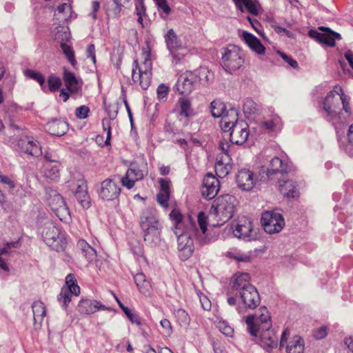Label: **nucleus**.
I'll return each mask as SVG.
<instances>
[{
  "label": "nucleus",
  "instance_id": "1",
  "mask_svg": "<svg viewBox=\"0 0 353 353\" xmlns=\"http://www.w3.org/2000/svg\"><path fill=\"white\" fill-rule=\"evenodd\" d=\"M349 101L350 98L344 93L343 88L340 85H336L323 101V109L326 113L325 119L333 124L341 121V104H342L345 112L350 114L351 108Z\"/></svg>",
  "mask_w": 353,
  "mask_h": 353
},
{
  "label": "nucleus",
  "instance_id": "2",
  "mask_svg": "<svg viewBox=\"0 0 353 353\" xmlns=\"http://www.w3.org/2000/svg\"><path fill=\"white\" fill-rule=\"evenodd\" d=\"M139 225L146 243H157L159 241L162 227L155 209L148 208L143 210L139 216Z\"/></svg>",
  "mask_w": 353,
  "mask_h": 353
},
{
  "label": "nucleus",
  "instance_id": "3",
  "mask_svg": "<svg viewBox=\"0 0 353 353\" xmlns=\"http://www.w3.org/2000/svg\"><path fill=\"white\" fill-rule=\"evenodd\" d=\"M141 57L143 61L141 64L137 59L132 63V79L134 83H139L143 90H147L151 84L152 77V63L149 46L143 48Z\"/></svg>",
  "mask_w": 353,
  "mask_h": 353
},
{
  "label": "nucleus",
  "instance_id": "4",
  "mask_svg": "<svg viewBox=\"0 0 353 353\" xmlns=\"http://www.w3.org/2000/svg\"><path fill=\"white\" fill-rule=\"evenodd\" d=\"M215 202L216 205L212 207L210 213L214 215L217 221L213 223V226L219 227L233 216L237 201L233 195L224 194L219 196Z\"/></svg>",
  "mask_w": 353,
  "mask_h": 353
},
{
  "label": "nucleus",
  "instance_id": "5",
  "mask_svg": "<svg viewBox=\"0 0 353 353\" xmlns=\"http://www.w3.org/2000/svg\"><path fill=\"white\" fill-rule=\"evenodd\" d=\"M196 231V225L190 217L188 218L185 230L174 231V234L177 236L179 257L183 261L188 260L194 252V245L191 235Z\"/></svg>",
  "mask_w": 353,
  "mask_h": 353
},
{
  "label": "nucleus",
  "instance_id": "6",
  "mask_svg": "<svg viewBox=\"0 0 353 353\" xmlns=\"http://www.w3.org/2000/svg\"><path fill=\"white\" fill-rule=\"evenodd\" d=\"M244 61L243 52L238 47L230 46L223 49L221 65L226 72L232 73L240 69Z\"/></svg>",
  "mask_w": 353,
  "mask_h": 353
},
{
  "label": "nucleus",
  "instance_id": "7",
  "mask_svg": "<svg viewBox=\"0 0 353 353\" xmlns=\"http://www.w3.org/2000/svg\"><path fill=\"white\" fill-rule=\"evenodd\" d=\"M248 330L251 335L256 336L261 328H271L272 322L270 312L265 307H262L254 314L247 316L245 319Z\"/></svg>",
  "mask_w": 353,
  "mask_h": 353
},
{
  "label": "nucleus",
  "instance_id": "8",
  "mask_svg": "<svg viewBox=\"0 0 353 353\" xmlns=\"http://www.w3.org/2000/svg\"><path fill=\"white\" fill-rule=\"evenodd\" d=\"M48 203L51 210L60 221L66 222L70 219V210L63 197L56 190H50Z\"/></svg>",
  "mask_w": 353,
  "mask_h": 353
},
{
  "label": "nucleus",
  "instance_id": "9",
  "mask_svg": "<svg viewBox=\"0 0 353 353\" xmlns=\"http://www.w3.org/2000/svg\"><path fill=\"white\" fill-rule=\"evenodd\" d=\"M79 203L84 209H88L91 205V199L88 191L87 181L83 178L72 179L68 185Z\"/></svg>",
  "mask_w": 353,
  "mask_h": 353
},
{
  "label": "nucleus",
  "instance_id": "10",
  "mask_svg": "<svg viewBox=\"0 0 353 353\" xmlns=\"http://www.w3.org/2000/svg\"><path fill=\"white\" fill-rule=\"evenodd\" d=\"M42 237L48 246L57 252L63 250L66 245L65 239L61 234L59 228L52 224L44 228Z\"/></svg>",
  "mask_w": 353,
  "mask_h": 353
},
{
  "label": "nucleus",
  "instance_id": "11",
  "mask_svg": "<svg viewBox=\"0 0 353 353\" xmlns=\"http://www.w3.org/2000/svg\"><path fill=\"white\" fill-rule=\"evenodd\" d=\"M261 224L264 230L269 234L279 232L285 225L282 215L274 212H265L261 216Z\"/></svg>",
  "mask_w": 353,
  "mask_h": 353
},
{
  "label": "nucleus",
  "instance_id": "12",
  "mask_svg": "<svg viewBox=\"0 0 353 353\" xmlns=\"http://www.w3.org/2000/svg\"><path fill=\"white\" fill-rule=\"evenodd\" d=\"M319 30L324 32L321 33L316 30H310L308 31V35L310 37L314 39L321 43L330 47H334L335 41L341 39V34L332 30L330 28L320 26L319 27Z\"/></svg>",
  "mask_w": 353,
  "mask_h": 353
},
{
  "label": "nucleus",
  "instance_id": "13",
  "mask_svg": "<svg viewBox=\"0 0 353 353\" xmlns=\"http://www.w3.org/2000/svg\"><path fill=\"white\" fill-rule=\"evenodd\" d=\"M235 181L241 190L250 192L256 185L257 176L250 169L242 168L236 173Z\"/></svg>",
  "mask_w": 353,
  "mask_h": 353
},
{
  "label": "nucleus",
  "instance_id": "14",
  "mask_svg": "<svg viewBox=\"0 0 353 353\" xmlns=\"http://www.w3.org/2000/svg\"><path fill=\"white\" fill-rule=\"evenodd\" d=\"M290 331L285 328L281 334L280 340V346L285 345L287 353H303L305 350V341L302 337L296 335L293 336L288 342H287V336L289 335Z\"/></svg>",
  "mask_w": 353,
  "mask_h": 353
},
{
  "label": "nucleus",
  "instance_id": "15",
  "mask_svg": "<svg viewBox=\"0 0 353 353\" xmlns=\"http://www.w3.org/2000/svg\"><path fill=\"white\" fill-rule=\"evenodd\" d=\"M121 188L118 183L111 179H106L101 183L99 196L103 201H113L119 197Z\"/></svg>",
  "mask_w": 353,
  "mask_h": 353
},
{
  "label": "nucleus",
  "instance_id": "16",
  "mask_svg": "<svg viewBox=\"0 0 353 353\" xmlns=\"http://www.w3.org/2000/svg\"><path fill=\"white\" fill-rule=\"evenodd\" d=\"M198 80V77L190 71H186L178 78L175 85L176 90L181 94H189L194 89V85Z\"/></svg>",
  "mask_w": 353,
  "mask_h": 353
},
{
  "label": "nucleus",
  "instance_id": "17",
  "mask_svg": "<svg viewBox=\"0 0 353 353\" xmlns=\"http://www.w3.org/2000/svg\"><path fill=\"white\" fill-rule=\"evenodd\" d=\"M229 132H230V142L236 145H242L248 138L249 127L247 123L241 120L240 122H237L232 125Z\"/></svg>",
  "mask_w": 353,
  "mask_h": 353
},
{
  "label": "nucleus",
  "instance_id": "18",
  "mask_svg": "<svg viewBox=\"0 0 353 353\" xmlns=\"http://www.w3.org/2000/svg\"><path fill=\"white\" fill-rule=\"evenodd\" d=\"M220 188V182L212 174H207L203 180L201 187L202 196L210 200L214 198L219 192Z\"/></svg>",
  "mask_w": 353,
  "mask_h": 353
},
{
  "label": "nucleus",
  "instance_id": "19",
  "mask_svg": "<svg viewBox=\"0 0 353 353\" xmlns=\"http://www.w3.org/2000/svg\"><path fill=\"white\" fill-rule=\"evenodd\" d=\"M143 167V168H141L139 166L133 165L132 168H129L125 175L121 179L122 185L129 190L132 189L134 186L135 181L141 180L147 175L148 170L146 165Z\"/></svg>",
  "mask_w": 353,
  "mask_h": 353
},
{
  "label": "nucleus",
  "instance_id": "20",
  "mask_svg": "<svg viewBox=\"0 0 353 353\" xmlns=\"http://www.w3.org/2000/svg\"><path fill=\"white\" fill-rule=\"evenodd\" d=\"M242 303L248 309L254 310L261 302V298L256 288L254 286H248L237 293Z\"/></svg>",
  "mask_w": 353,
  "mask_h": 353
},
{
  "label": "nucleus",
  "instance_id": "21",
  "mask_svg": "<svg viewBox=\"0 0 353 353\" xmlns=\"http://www.w3.org/2000/svg\"><path fill=\"white\" fill-rule=\"evenodd\" d=\"M232 168V162L230 156L225 154H219L214 165L216 175L220 178H224L228 175Z\"/></svg>",
  "mask_w": 353,
  "mask_h": 353
},
{
  "label": "nucleus",
  "instance_id": "22",
  "mask_svg": "<svg viewBox=\"0 0 353 353\" xmlns=\"http://www.w3.org/2000/svg\"><path fill=\"white\" fill-rule=\"evenodd\" d=\"M77 310L81 314H91L98 310H108V307L97 300L82 299L79 302Z\"/></svg>",
  "mask_w": 353,
  "mask_h": 353
},
{
  "label": "nucleus",
  "instance_id": "23",
  "mask_svg": "<svg viewBox=\"0 0 353 353\" xmlns=\"http://www.w3.org/2000/svg\"><path fill=\"white\" fill-rule=\"evenodd\" d=\"M260 334L261 346L268 351L276 347L278 344V336L270 328H261Z\"/></svg>",
  "mask_w": 353,
  "mask_h": 353
},
{
  "label": "nucleus",
  "instance_id": "24",
  "mask_svg": "<svg viewBox=\"0 0 353 353\" xmlns=\"http://www.w3.org/2000/svg\"><path fill=\"white\" fill-rule=\"evenodd\" d=\"M250 276L248 273H236L231 281V288L233 293L237 294L240 291L252 285L250 283Z\"/></svg>",
  "mask_w": 353,
  "mask_h": 353
},
{
  "label": "nucleus",
  "instance_id": "25",
  "mask_svg": "<svg viewBox=\"0 0 353 353\" xmlns=\"http://www.w3.org/2000/svg\"><path fill=\"white\" fill-rule=\"evenodd\" d=\"M197 221L201 233L198 234V231L196 230L194 234L196 236L198 243L201 245L210 243L212 238H210L206 235L208 221L207 216L203 212H200L198 214Z\"/></svg>",
  "mask_w": 353,
  "mask_h": 353
},
{
  "label": "nucleus",
  "instance_id": "26",
  "mask_svg": "<svg viewBox=\"0 0 353 353\" xmlns=\"http://www.w3.org/2000/svg\"><path fill=\"white\" fill-rule=\"evenodd\" d=\"M21 150L32 157H39L42 154L41 147L37 141L21 139L18 143Z\"/></svg>",
  "mask_w": 353,
  "mask_h": 353
},
{
  "label": "nucleus",
  "instance_id": "27",
  "mask_svg": "<svg viewBox=\"0 0 353 353\" xmlns=\"http://www.w3.org/2000/svg\"><path fill=\"white\" fill-rule=\"evenodd\" d=\"M238 118V112L235 108H230L228 110L224 115H223L221 121L220 126L223 131L229 132L231 130V127L236 124L237 122H240Z\"/></svg>",
  "mask_w": 353,
  "mask_h": 353
},
{
  "label": "nucleus",
  "instance_id": "28",
  "mask_svg": "<svg viewBox=\"0 0 353 353\" xmlns=\"http://www.w3.org/2000/svg\"><path fill=\"white\" fill-rule=\"evenodd\" d=\"M46 129L50 134L61 137L68 130V124L64 121L54 119L46 124Z\"/></svg>",
  "mask_w": 353,
  "mask_h": 353
},
{
  "label": "nucleus",
  "instance_id": "29",
  "mask_svg": "<svg viewBox=\"0 0 353 353\" xmlns=\"http://www.w3.org/2000/svg\"><path fill=\"white\" fill-rule=\"evenodd\" d=\"M289 170V166L287 163L282 161L280 158L274 157L270 161V168H268V176L276 174H287Z\"/></svg>",
  "mask_w": 353,
  "mask_h": 353
},
{
  "label": "nucleus",
  "instance_id": "30",
  "mask_svg": "<svg viewBox=\"0 0 353 353\" xmlns=\"http://www.w3.org/2000/svg\"><path fill=\"white\" fill-rule=\"evenodd\" d=\"M242 37L248 46L258 54H263L265 51L260 40L254 35L248 32H243Z\"/></svg>",
  "mask_w": 353,
  "mask_h": 353
},
{
  "label": "nucleus",
  "instance_id": "31",
  "mask_svg": "<svg viewBox=\"0 0 353 353\" xmlns=\"http://www.w3.org/2000/svg\"><path fill=\"white\" fill-rule=\"evenodd\" d=\"M280 192L288 198L299 196V192L297 190L296 183L291 180H279Z\"/></svg>",
  "mask_w": 353,
  "mask_h": 353
},
{
  "label": "nucleus",
  "instance_id": "32",
  "mask_svg": "<svg viewBox=\"0 0 353 353\" xmlns=\"http://www.w3.org/2000/svg\"><path fill=\"white\" fill-rule=\"evenodd\" d=\"M236 8L241 12H244V8L250 14L257 15L260 8L256 0H233Z\"/></svg>",
  "mask_w": 353,
  "mask_h": 353
},
{
  "label": "nucleus",
  "instance_id": "33",
  "mask_svg": "<svg viewBox=\"0 0 353 353\" xmlns=\"http://www.w3.org/2000/svg\"><path fill=\"white\" fill-rule=\"evenodd\" d=\"M252 231V225L248 219L241 220L233 230L234 235L238 238L249 237Z\"/></svg>",
  "mask_w": 353,
  "mask_h": 353
},
{
  "label": "nucleus",
  "instance_id": "34",
  "mask_svg": "<svg viewBox=\"0 0 353 353\" xmlns=\"http://www.w3.org/2000/svg\"><path fill=\"white\" fill-rule=\"evenodd\" d=\"M134 280L139 292L144 295L150 293L152 285L150 281L146 278V276L142 273H137L134 276Z\"/></svg>",
  "mask_w": 353,
  "mask_h": 353
},
{
  "label": "nucleus",
  "instance_id": "35",
  "mask_svg": "<svg viewBox=\"0 0 353 353\" xmlns=\"http://www.w3.org/2000/svg\"><path fill=\"white\" fill-rule=\"evenodd\" d=\"M77 246L81 251L82 254L85 256L88 261L92 262L96 259V250L85 240L80 239L78 241Z\"/></svg>",
  "mask_w": 353,
  "mask_h": 353
},
{
  "label": "nucleus",
  "instance_id": "36",
  "mask_svg": "<svg viewBox=\"0 0 353 353\" xmlns=\"http://www.w3.org/2000/svg\"><path fill=\"white\" fill-rule=\"evenodd\" d=\"M58 24L59 26L54 30V39L60 44L68 43L71 38L69 28L63 26L64 23H62Z\"/></svg>",
  "mask_w": 353,
  "mask_h": 353
},
{
  "label": "nucleus",
  "instance_id": "37",
  "mask_svg": "<svg viewBox=\"0 0 353 353\" xmlns=\"http://www.w3.org/2000/svg\"><path fill=\"white\" fill-rule=\"evenodd\" d=\"M34 323L41 325L46 314L44 303L40 301H34L32 305Z\"/></svg>",
  "mask_w": 353,
  "mask_h": 353
},
{
  "label": "nucleus",
  "instance_id": "38",
  "mask_svg": "<svg viewBox=\"0 0 353 353\" xmlns=\"http://www.w3.org/2000/svg\"><path fill=\"white\" fill-rule=\"evenodd\" d=\"M178 104L179 105V114L181 117L189 118L194 115V112L189 99L181 97L178 100Z\"/></svg>",
  "mask_w": 353,
  "mask_h": 353
},
{
  "label": "nucleus",
  "instance_id": "39",
  "mask_svg": "<svg viewBox=\"0 0 353 353\" xmlns=\"http://www.w3.org/2000/svg\"><path fill=\"white\" fill-rule=\"evenodd\" d=\"M65 85L71 93L77 92L79 90V82L74 73L65 70L63 73Z\"/></svg>",
  "mask_w": 353,
  "mask_h": 353
},
{
  "label": "nucleus",
  "instance_id": "40",
  "mask_svg": "<svg viewBox=\"0 0 353 353\" xmlns=\"http://www.w3.org/2000/svg\"><path fill=\"white\" fill-rule=\"evenodd\" d=\"M65 285L62 289L70 292L74 296H78L80 294V287L78 285L74 274H68L65 277Z\"/></svg>",
  "mask_w": 353,
  "mask_h": 353
},
{
  "label": "nucleus",
  "instance_id": "41",
  "mask_svg": "<svg viewBox=\"0 0 353 353\" xmlns=\"http://www.w3.org/2000/svg\"><path fill=\"white\" fill-rule=\"evenodd\" d=\"M65 12V17H55L54 20L56 21V23H68L71 18L72 15V7L68 3H62L59 5L57 8V13L55 14V16L62 14Z\"/></svg>",
  "mask_w": 353,
  "mask_h": 353
},
{
  "label": "nucleus",
  "instance_id": "42",
  "mask_svg": "<svg viewBox=\"0 0 353 353\" xmlns=\"http://www.w3.org/2000/svg\"><path fill=\"white\" fill-rule=\"evenodd\" d=\"M165 41L170 51L176 50L181 47V42L172 29L168 31L165 36Z\"/></svg>",
  "mask_w": 353,
  "mask_h": 353
},
{
  "label": "nucleus",
  "instance_id": "43",
  "mask_svg": "<svg viewBox=\"0 0 353 353\" xmlns=\"http://www.w3.org/2000/svg\"><path fill=\"white\" fill-rule=\"evenodd\" d=\"M43 174L46 178L56 181L59 178V166L58 164L46 163L43 166Z\"/></svg>",
  "mask_w": 353,
  "mask_h": 353
},
{
  "label": "nucleus",
  "instance_id": "44",
  "mask_svg": "<svg viewBox=\"0 0 353 353\" xmlns=\"http://www.w3.org/2000/svg\"><path fill=\"white\" fill-rule=\"evenodd\" d=\"M227 110L225 104L219 100H214L210 104V111L214 118H222Z\"/></svg>",
  "mask_w": 353,
  "mask_h": 353
},
{
  "label": "nucleus",
  "instance_id": "45",
  "mask_svg": "<svg viewBox=\"0 0 353 353\" xmlns=\"http://www.w3.org/2000/svg\"><path fill=\"white\" fill-rule=\"evenodd\" d=\"M170 219L174 222V231H182L185 230L183 229V215L180 212L179 210L174 209L170 214Z\"/></svg>",
  "mask_w": 353,
  "mask_h": 353
},
{
  "label": "nucleus",
  "instance_id": "46",
  "mask_svg": "<svg viewBox=\"0 0 353 353\" xmlns=\"http://www.w3.org/2000/svg\"><path fill=\"white\" fill-rule=\"evenodd\" d=\"M177 323L181 327H188L190 323V317L183 309H178L174 313Z\"/></svg>",
  "mask_w": 353,
  "mask_h": 353
},
{
  "label": "nucleus",
  "instance_id": "47",
  "mask_svg": "<svg viewBox=\"0 0 353 353\" xmlns=\"http://www.w3.org/2000/svg\"><path fill=\"white\" fill-rule=\"evenodd\" d=\"M72 296H74L72 293L61 288L60 293L57 296L58 302L62 307L66 309L72 301Z\"/></svg>",
  "mask_w": 353,
  "mask_h": 353
},
{
  "label": "nucleus",
  "instance_id": "48",
  "mask_svg": "<svg viewBox=\"0 0 353 353\" xmlns=\"http://www.w3.org/2000/svg\"><path fill=\"white\" fill-rule=\"evenodd\" d=\"M60 47L68 61L72 66H75L77 62L75 59L74 52L71 46L68 45V43H63L60 44Z\"/></svg>",
  "mask_w": 353,
  "mask_h": 353
},
{
  "label": "nucleus",
  "instance_id": "49",
  "mask_svg": "<svg viewBox=\"0 0 353 353\" xmlns=\"http://www.w3.org/2000/svg\"><path fill=\"white\" fill-rule=\"evenodd\" d=\"M24 74L28 78L37 81L41 86L43 85L45 83V78L43 75L38 71L33 70H26L24 72Z\"/></svg>",
  "mask_w": 353,
  "mask_h": 353
},
{
  "label": "nucleus",
  "instance_id": "50",
  "mask_svg": "<svg viewBox=\"0 0 353 353\" xmlns=\"http://www.w3.org/2000/svg\"><path fill=\"white\" fill-rule=\"evenodd\" d=\"M48 84L49 90L54 92L61 88L62 82L59 77L51 74L48 78Z\"/></svg>",
  "mask_w": 353,
  "mask_h": 353
},
{
  "label": "nucleus",
  "instance_id": "51",
  "mask_svg": "<svg viewBox=\"0 0 353 353\" xmlns=\"http://www.w3.org/2000/svg\"><path fill=\"white\" fill-rule=\"evenodd\" d=\"M263 126L266 129L276 130L281 128V120L277 116L273 117L271 119L263 122Z\"/></svg>",
  "mask_w": 353,
  "mask_h": 353
},
{
  "label": "nucleus",
  "instance_id": "52",
  "mask_svg": "<svg viewBox=\"0 0 353 353\" xmlns=\"http://www.w3.org/2000/svg\"><path fill=\"white\" fill-rule=\"evenodd\" d=\"M170 92V87L164 83L160 84L157 90V99L159 101L163 102L167 100Z\"/></svg>",
  "mask_w": 353,
  "mask_h": 353
},
{
  "label": "nucleus",
  "instance_id": "53",
  "mask_svg": "<svg viewBox=\"0 0 353 353\" xmlns=\"http://www.w3.org/2000/svg\"><path fill=\"white\" fill-rule=\"evenodd\" d=\"M113 1V8L109 10L110 13L114 17H118L123 7V5L125 2H128L129 0H112Z\"/></svg>",
  "mask_w": 353,
  "mask_h": 353
},
{
  "label": "nucleus",
  "instance_id": "54",
  "mask_svg": "<svg viewBox=\"0 0 353 353\" xmlns=\"http://www.w3.org/2000/svg\"><path fill=\"white\" fill-rule=\"evenodd\" d=\"M347 137L348 145L346 147V152L349 156L353 157V123L349 128Z\"/></svg>",
  "mask_w": 353,
  "mask_h": 353
},
{
  "label": "nucleus",
  "instance_id": "55",
  "mask_svg": "<svg viewBox=\"0 0 353 353\" xmlns=\"http://www.w3.org/2000/svg\"><path fill=\"white\" fill-rule=\"evenodd\" d=\"M217 327L225 336H230V337L232 336V334L234 333V330L231 326L228 325L225 322H224V321L219 322L218 325H217Z\"/></svg>",
  "mask_w": 353,
  "mask_h": 353
},
{
  "label": "nucleus",
  "instance_id": "56",
  "mask_svg": "<svg viewBox=\"0 0 353 353\" xmlns=\"http://www.w3.org/2000/svg\"><path fill=\"white\" fill-rule=\"evenodd\" d=\"M90 108L86 105H81L76 109L75 115L79 119H86L90 113Z\"/></svg>",
  "mask_w": 353,
  "mask_h": 353
},
{
  "label": "nucleus",
  "instance_id": "57",
  "mask_svg": "<svg viewBox=\"0 0 353 353\" xmlns=\"http://www.w3.org/2000/svg\"><path fill=\"white\" fill-rule=\"evenodd\" d=\"M245 114H254L257 111L256 104L252 99H247L243 105Z\"/></svg>",
  "mask_w": 353,
  "mask_h": 353
},
{
  "label": "nucleus",
  "instance_id": "58",
  "mask_svg": "<svg viewBox=\"0 0 353 353\" xmlns=\"http://www.w3.org/2000/svg\"><path fill=\"white\" fill-rule=\"evenodd\" d=\"M160 325L163 328V334L166 336H170L172 333V327L170 321L167 319H162Z\"/></svg>",
  "mask_w": 353,
  "mask_h": 353
},
{
  "label": "nucleus",
  "instance_id": "59",
  "mask_svg": "<svg viewBox=\"0 0 353 353\" xmlns=\"http://www.w3.org/2000/svg\"><path fill=\"white\" fill-rule=\"evenodd\" d=\"M170 194L159 192L157 195L158 203L163 208L168 206V201L170 200Z\"/></svg>",
  "mask_w": 353,
  "mask_h": 353
},
{
  "label": "nucleus",
  "instance_id": "60",
  "mask_svg": "<svg viewBox=\"0 0 353 353\" xmlns=\"http://www.w3.org/2000/svg\"><path fill=\"white\" fill-rule=\"evenodd\" d=\"M155 4L157 6L158 8L161 10L163 13L166 15H168L170 13L171 9L169 7L166 0H154Z\"/></svg>",
  "mask_w": 353,
  "mask_h": 353
},
{
  "label": "nucleus",
  "instance_id": "61",
  "mask_svg": "<svg viewBox=\"0 0 353 353\" xmlns=\"http://www.w3.org/2000/svg\"><path fill=\"white\" fill-rule=\"evenodd\" d=\"M160 190L159 192L170 194V181L165 179H160Z\"/></svg>",
  "mask_w": 353,
  "mask_h": 353
},
{
  "label": "nucleus",
  "instance_id": "62",
  "mask_svg": "<svg viewBox=\"0 0 353 353\" xmlns=\"http://www.w3.org/2000/svg\"><path fill=\"white\" fill-rule=\"evenodd\" d=\"M86 57L90 59L93 63H96L97 59L95 55V46L94 44H90L86 49Z\"/></svg>",
  "mask_w": 353,
  "mask_h": 353
},
{
  "label": "nucleus",
  "instance_id": "63",
  "mask_svg": "<svg viewBox=\"0 0 353 353\" xmlns=\"http://www.w3.org/2000/svg\"><path fill=\"white\" fill-rule=\"evenodd\" d=\"M44 158L47 161L46 163H59V157L57 154H54L52 152L47 151L44 154Z\"/></svg>",
  "mask_w": 353,
  "mask_h": 353
},
{
  "label": "nucleus",
  "instance_id": "64",
  "mask_svg": "<svg viewBox=\"0 0 353 353\" xmlns=\"http://www.w3.org/2000/svg\"><path fill=\"white\" fill-rule=\"evenodd\" d=\"M280 55H281V58L286 63H288L292 68H293L294 69H296L299 68V64H298L297 61L295 59H292L290 56H288L283 52H280Z\"/></svg>",
  "mask_w": 353,
  "mask_h": 353
}]
</instances>
